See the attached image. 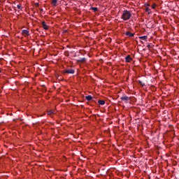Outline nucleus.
Here are the masks:
<instances>
[{
	"label": "nucleus",
	"instance_id": "nucleus-1",
	"mask_svg": "<svg viewBox=\"0 0 179 179\" xmlns=\"http://www.w3.org/2000/svg\"><path fill=\"white\" fill-rule=\"evenodd\" d=\"M131 16H132L131 12H129L128 10H124L122 15L121 19H123V20H129V19H131Z\"/></svg>",
	"mask_w": 179,
	"mask_h": 179
},
{
	"label": "nucleus",
	"instance_id": "nucleus-2",
	"mask_svg": "<svg viewBox=\"0 0 179 179\" xmlns=\"http://www.w3.org/2000/svg\"><path fill=\"white\" fill-rule=\"evenodd\" d=\"M120 100H122V101H124L125 103H127L129 100V97L123 95L122 96L120 97Z\"/></svg>",
	"mask_w": 179,
	"mask_h": 179
},
{
	"label": "nucleus",
	"instance_id": "nucleus-3",
	"mask_svg": "<svg viewBox=\"0 0 179 179\" xmlns=\"http://www.w3.org/2000/svg\"><path fill=\"white\" fill-rule=\"evenodd\" d=\"M64 73L73 74V73H75V70H73V69H67V70L64 71Z\"/></svg>",
	"mask_w": 179,
	"mask_h": 179
},
{
	"label": "nucleus",
	"instance_id": "nucleus-4",
	"mask_svg": "<svg viewBox=\"0 0 179 179\" xmlns=\"http://www.w3.org/2000/svg\"><path fill=\"white\" fill-rule=\"evenodd\" d=\"M125 34L128 37H134V36H135V34L131 33V31H126Z\"/></svg>",
	"mask_w": 179,
	"mask_h": 179
},
{
	"label": "nucleus",
	"instance_id": "nucleus-5",
	"mask_svg": "<svg viewBox=\"0 0 179 179\" xmlns=\"http://www.w3.org/2000/svg\"><path fill=\"white\" fill-rule=\"evenodd\" d=\"M42 26H43V28L44 29V30H48V26L47 25L45 22H44V21L42 22Z\"/></svg>",
	"mask_w": 179,
	"mask_h": 179
},
{
	"label": "nucleus",
	"instance_id": "nucleus-6",
	"mask_svg": "<svg viewBox=\"0 0 179 179\" xmlns=\"http://www.w3.org/2000/svg\"><path fill=\"white\" fill-rule=\"evenodd\" d=\"M126 62H131L132 61V58L131 57V55H127L125 57Z\"/></svg>",
	"mask_w": 179,
	"mask_h": 179
},
{
	"label": "nucleus",
	"instance_id": "nucleus-7",
	"mask_svg": "<svg viewBox=\"0 0 179 179\" xmlns=\"http://www.w3.org/2000/svg\"><path fill=\"white\" fill-rule=\"evenodd\" d=\"M86 100H87V101H94L93 100V97L91 95H88L87 96H85Z\"/></svg>",
	"mask_w": 179,
	"mask_h": 179
},
{
	"label": "nucleus",
	"instance_id": "nucleus-8",
	"mask_svg": "<svg viewBox=\"0 0 179 179\" xmlns=\"http://www.w3.org/2000/svg\"><path fill=\"white\" fill-rule=\"evenodd\" d=\"M22 34H23V36H29V30L27 29L22 30Z\"/></svg>",
	"mask_w": 179,
	"mask_h": 179
},
{
	"label": "nucleus",
	"instance_id": "nucleus-9",
	"mask_svg": "<svg viewBox=\"0 0 179 179\" xmlns=\"http://www.w3.org/2000/svg\"><path fill=\"white\" fill-rule=\"evenodd\" d=\"M86 61H87V59L85 57H83V58L78 59L77 62L83 63V62H86Z\"/></svg>",
	"mask_w": 179,
	"mask_h": 179
},
{
	"label": "nucleus",
	"instance_id": "nucleus-10",
	"mask_svg": "<svg viewBox=\"0 0 179 179\" xmlns=\"http://www.w3.org/2000/svg\"><path fill=\"white\" fill-rule=\"evenodd\" d=\"M138 38L140 40H143L144 41H148V36H139Z\"/></svg>",
	"mask_w": 179,
	"mask_h": 179
},
{
	"label": "nucleus",
	"instance_id": "nucleus-11",
	"mask_svg": "<svg viewBox=\"0 0 179 179\" xmlns=\"http://www.w3.org/2000/svg\"><path fill=\"white\" fill-rule=\"evenodd\" d=\"M99 104H100L101 106H104V104H106V101L104 100H99L98 101Z\"/></svg>",
	"mask_w": 179,
	"mask_h": 179
},
{
	"label": "nucleus",
	"instance_id": "nucleus-12",
	"mask_svg": "<svg viewBox=\"0 0 179 179\" xmlns=\"http://www.w3.org/2000/svg\"><path fill=\"white\" fill-rule=\"evenodd\" d=\"M57 0H52V5H53V6H57Z\"/></svg>",
	"mask_w": 179,
	"mask_h": 179
},
{
	"label": "nucleus",
	"instance_id": "nucleus-13",
	"mask_svg": "<svg viewBox=\"0 0 179 179\" xmlns=\"http://www.w3.org/2000/svg\"><path fill=\"white\" fill-rule=\"evenodd\" d=\"M52 114H55L53 110H48V115H52Z\"/></svg>",
	"mask_w": 179,
	"mask_h": 179
},
{
	"label": "nucleus",
	"instance_id": "nucleus-14",
	"mask_svg": "<svg viewBox=\"0 0 179 179\" xmlns=\"http://www.w3.org/2000/svg\"><path fill=\"white\" fill-rule=\"evenodd\" d=\"M91 9L94 10V12H97V10H99V8H97V7H92Z\"/></svg>",
	"mask_w": 179,
	"mask_h": 179
},
{
	"label": "nucleus",
	"instance_id": "nucleus-15",
	"mask_svg": "<svg viewBox=\"0 0 179 179\" xmlns=\"http://www.w3.org/2000/svg\"><path fill=\"white\" fill-rule=\"evenodd\" d=\"M145 12H148V15H150V10L149 8H146Z\"/></svg>",
	"mask_w": 179,
	"mask_h": 179
},
{
	"label": "nucleus",
	"instance_id": "nucleus-16",
	"mask_svg": "<svg viewBox=\"0 0 179 179\" xmlns=\"http://www.w3.org/2000/svg\"><path fill=\"white\" fill-rule=\"evenodd\" d=\"M34 6H35L36 8H38V6H40V4H39L38 3H34Z\"/></svg>",
	"mask_w": 179,
	"mask_h": 179
},
{
	"label": "nucleus",
	"instance_id": "nucleus-17",
	"mask_svg": "<svg viewBox=\"0 0 179 179\" xmlns=\"http://www.w3.org/2000/svg\"><path fill=\"white\" fill-rule=\"evenodd\" d=\"M138 83H140L141 85H142L143 87L145 86V83H142V81L138 80Z\"/></svg>",
	"mask_w": 179,
	"mask_h": 179
},
{
	"label": "nucleus",
	"instance_id": "nucleus-18",
	"mask_svg": "<svg viewBox=\"0 0 179 179\" xmlns=\"http://www.w3.org/2000/svg\"><path fill=\"white\" fill-rule=\"evenodd\" d=\"M17 9H22V6L20 5H17Z\"/></svg>",
	"mask_w": 179,
	"mask_h": 179
},
{
	"label": "nucleus",
	"instance_id": "nucleus-19",
	"mask_svg": "<svg viewBox=\"0 0 179 179\" xmlns=\"http://www.w3.org/2000/svg\"><path fill=\"white\" fill-rule=\"evenodd\" d=\"M155 8H156V4H153V5L152 6V9H155Z\"/></svg>",
	"mask_w": 179,
	"mask_h": 179
},
{
	"label": "nucleus",
	"instance_id": "nucleus-20",
	"mask_svg": "<svg viewBox=\"0 0 179 179\" xmlns=\"http://www.w3.org/2000/svg\"><path fill=\"white\" fill-rule=\"evenodd\" d=\"M0 73H1V70H0Z\"/></svg>",
	"mask_w": 179,
	"mask_h": 179
}]
</instances>
